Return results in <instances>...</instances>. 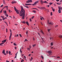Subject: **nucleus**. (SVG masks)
I'll return each instance as SVG.
<instances>
[{"label":"nucleus","mask_w":62,"mask_h":62,"mask_svg":"<svg viewBox=\"0 0 62 62\" xmlns=\"http://www.w3.org/2000/svg\"><path fill=\"white\" fill-rule=\"evenodd\" d=\"M21 8V10L20 12L19 15L20 16H22V19L23 20L25 18V10L23 9V6H20Z\"/></svg>","instance_id":"nucleus-1"},{"label":"nucleus","mask_w":62,"mask_h":62,"mask_svg":"<svg viewBox=\"0 0 62 62\" xmlns=\"http://www.w3.org/2000/svg\"><path fill=\"white\" fill-rule=\"evenodd\" d=\"M4 13L5 14V15L7 17H8V15L7 14V11L6 10L4 11H3Z\"/></svg>","instance_id":"nucleus-2"},{"label":"nucleus","mask_w":62,"mask_h":62,"mask_svg":"<svg viewBox=\"0 0 62 62\" xmlns=\"http://www.w3.org/2000/svg\"><path fill=\"white\" fill-rule=\"evenodd\" d=\"M37 8L40 9H45V8L44 7H37Z\"/></svg>","instance_id":"nucleus-3"},{"label":"nucleus","mask_w":62,"mask_h":62,"mask_svg":"<svg viewBox=\"0 0 62 62\" xmlns=\"http://www.w3.org/2000/svg\"><path fill=\"white\" fill-rule=\"evenodd\" d=\"M32 0H29L26 1V3H32Z\"/></svg>","instance_id":"nucleus-4"},{"label":"nucleus","mask_w":62,"mask_h":62,"mask_svg":"<svg viewBox=\"0 0 62 62\" xmlns=\"http://www.w3.org/2000/svg\"><path fill=\"white\" fill-rule=\"evenodd\" d=\"M47 53L49 54V55H51V54L52 53V51H47Z\"/></svg>","instance_id":"nucleus-5"},{"label":"nucleus","mask_w":62,"mask_h":62,"mask_svg":"<svg viewBox=\"0 0 62 62\" xmlns=\"http://www.w3.org/2000/svg\"><path fill=\"white\" fill-rule=\"evenodd\" d=\"M2 53L4 55H7V54L5 53V49H4L2 51Z\"/></svg>","instance_id":"nucleus-6"},{"label":"nucleus","mask_w":62,"mask_h":62,"mask_svg":"<svg viewBox=\"0 0 62 62\" xmlns=\"http://www.w3.org/2000/svg\"><path fill=\"white\" fill-rule=\"evenodd\" d=\"M59 10H58V12L59 13H61V10H60V9H61V8L60 7H59Z\"/></svg>","instance_id":"nucleus-7"},{"label":"nucleus","mask_w":62,"mask_h":62,"mask_svg":"<svg viewBox=\"0 0 62 62\" xmlns=\"http://www.w3.org/2000/svg\"><path fill=\"white\" fill-rule=\"evenodd\" d=\"M1 17L2 18V19L3 20H5V17L4 16H1Z\"/></svg>","instance_id":"nucleus-8"},{"label":"nucleus","mask_w":62,"mask_h":62,"mask_svg":"<svg viewBox=\"0 0 62 62\" xmlns=\"http://www.w3.org/2000/svg\"><path fill=\"white\" fill-rule=\"evenodd\" d=\"M6 41H7V39H5L3 40L2 41V42H3V43H5V42H6Z\"/></svg>","instance_id":"nucleus-9"},{"label":"nucleus","mask_w":62,"mask_h":62,"mask_svg":"<svg viewBox=\"0 0 62 62\" xmlns=\"http://www.w3.org/2000/svg\"><path fill=\"white\" fill-rule=\"evenodd\" d=\"M10 37H11V36H12V32L11 31V29H10Z\"/></svg>","instance_id":"nucleus-10"},{"label":"nucleus","mask_w":62,"mask_h":62,"mask_svg":"<svg viewBox=\"0 0 62 62\" xmlns=\"http://www.w3.org/2000/svg\"><path fill=\"white\" fill-rule=\"evenodd\" d=\"M25 5L26 6H29V5H32V4H25Z\"/></svg>","instance_id":"nucleus-11"},{"label":"nucleus","mask_w":62,"mask_h":62,"mask_svg":"<svg viewBox=\"0 0 62 62\" xmlns=\"http://www.w3.org/2000/svg\"><path fill=\"white\" fill-rule=\"evenodd\" d=\"M39 1V0H38L36 1V2H35L34 3L36 4H38V2Z\"/></svg>","instance_id":"nucleus-12"},{"label":"nucleus","mask_w":62,"mask_h":62,"mask_svg":"<svg viewBox=\"0 0 62 62\" xmlns=\"http://www.w3.org/2000/svg\"><path fill=\"white\" fill-rule=\"evenodd\" d=\"M40 3L41 5H43V1H42V0H41Z\"/></svg>","instance_id":"nucleus-13"},{"label":"nucleus","mask_w":62,"mask_h":62,"mask_svg":"<svg viewBox=\"0 0 62 62\" xmlns=\"http://www.w3.org/2000/svg\"><path fill=\"white\" fill-rule=\"evenodd\" d=\"M17 3V2H16V1H12V4H14L15 3Z\"/></svg>","instance_id":"nucleus-14"},{"label":"nucleus","mask_w":62,"mask_h":62,"mask_svg":"<svg viewBox=\"0 0 62 62\" xmlns=\"http://www.w3.org/2000/svg\"><path fill=\"white\" fill-rule=\"evenodd\" d=\"M16 11L17 14H19V10H16Z\"/></svg>","instance_id":"nucleus-15"},{"label":"nucleus","mask_w":62,"mask_h":62,"mask_svg":"<svg viewBox=\"0 0 62 62\" xmlns=\"http://www.w3.org/2000/svg\"><path fill=\"white\" fill-rule=\"evenodd\" d=\"M53 43H54V42H52L51 43L50 45L51 46H53Z\"/></svg>","instance_id":"nucleus-16"},{"label":"nucleus","mask_w":62,"mask_h":62,"mask_svg":"<svg viewBox=\"0 0 62 62\" xmlns=\"http://www.w3.org/2000/svg\"><path fill=\"white\" fill-rule=\"evenodd\" d=\"M59 37L60 38V39L62 38V35H60L59 36Z\"/></svg>","instance_id":"nucleus-17"},{"label":"nucleus","mask_w":62,"mask_h":62,"mask_svg":"<svg viewBox=\"0 0 62 62\" xmlns=\"http://www.w3.org/2000/svg\"><path fill=\"white\" fill-rule=\"evenodd\" d=\"M40 32H41V33L42 34H44V33H43V31L41 30L40 31Z\"/></svg>","instance_id":"nucleus-18"},{"label":"nucleus","mask_w":62,"mask_h":62,"mask_svg":"<svg viewBox=\"0 0 62 62\" xmlns=\"http://www.w3.org/2000/svg\"><path fill=\"white\" fill-rule=\"evenodd\" d=\"M26 24H27V25H29V23H28V22L27 21L26 22Z\"/></svg>","instance_id":"nucleus-19"},{"label":"nucleus","mask_w":62,"mask_h":62,"mask_svg":"<svg viewBox=\"0 0 62 62\" xmlns=\"http://www.w3.org/2000/svg\"><path fill=\"white\" fill-rule=\"evenodd\" d=\"M3 2L4 4H6V3H5V0H3Z\"/></svg>","instance_id":"nucleus-20"},{"label":"nucleus","mask_w":62,"mask_h":62,"mask_svg":"<svg viewBox=\"0 0 62 62\" xmlns=\"http://www.w3.org/2000/svg\"><path fill=\"white\" fill-rule=\"evenodd\" d=\"M14 9H15V11H16L17 10V9H16V8L15 6L14 7Z\"/></svg>","instance_id":"nucleus-21"},{"label":"nucleus","mask_w":62,"mask_h":62,"mask_svg":"<svg viewBox=\"0 0 62 62\" xmlns=\"http://www.w3.org/2000/svg\"><path fill=\"white\" fill-rule=\"evenodd\" d=\"M43 3H46V4H48V3L46 1H43Z\"/></svg>","instance_id":"nucleus-22"},{"label":"nucleus","mask_w":62,"mask_h":62,"mask_svg":"<svg viewBox=\"0 0 62 62\" xmlns=\"http://www.w3.org/2000/svg\"><path fill=\"white\" fill-rule=\"evenodd\" d=\"M32 12L35 13V12H36V11L35 10H33L32 11Z\"/></svg>","instance_id":"nucleus-23"},{"label":"nucleus","mask_w":62,"mask_h":62,"mask_svg":"<svg viewBox=\"0 0 62 62\" xmlns=\"http://www.w3.org/2000/svg\"><path fill=\"white\" fill-rule=\"evenodd\" d=\"M20 52L21 54H22V51L21 50V48H20Z\"/></svg>","instance_id":"nucleus-24"},{"label":"nucleus","mask_w":62,"mask_h":62,"mask_svg":"<svg viewBox=\"0 0 62 62\" xmlns=\"http://www.w3.org/2000/svg\"><path fill=\"white\" fill-rule=\"evenodd\" d=\"M35 5H36V4L35 3H34V4H32V6H35Z\"/></svg>","instance_id":"nucleus-25"},{"label":"nucleus","mask_w":62,"mask_h":62,"mask_svg":"<svg viewBox=\"0 0 62 62\" xmlns=\"http://www.w3.org/2000/svg\"><path fill=\"white\" fill-rule=\"evenodd\" d=\"M47 30H48V32H49V31H50L51 30V29H48Z\"/></svg>","instance_id":"nucleus-26"},{"label":"nucleus","mask_w":62,"mask_h":62,"mask_svg":"<svg viewBox=\"0 0 62 62\" xmlns=\"http://www.w3.org/2000/svg\"><path fill=\"white\" fill-rule=\"evenodd\" d=\"M4 44V43L2 42V43H1L0 44V45H2V44Z\"/></svg>","instance_id":"nucleus-27"},{"label":"nucleus","mask_w":62,"mask_h":62,"mask_svg":"<svg viewBox=\"0 0 62 62\" xmlns=\"http://www.w3.org/2000/svg\"><path fill=\"white\" fill-rule=\"evenodd\" d=\"M36 44H34V45H33L32 46L33 47H35V46H36Z\"/></svg>","instance_id":"nucleus-28"},{"label":"nucleus","mask_w":62,"mask_h":62,"mask_svg":"<svg viewBox=\"0 0 62 62\" xmlns=\"http://www.w3.org/2000/svg\"><path fill=\"white\" fill-rule=\"evenodd\" d=\"M45 9L46 11H48V10L47 9H46V8H45V9Z\"/></svg>","instance_id":"nucleus-29"},{"label":"nucleus","mask_w":62,"mask_h":62,"mask_svg":"<svg viewBox=\"0 0 62 62\" xmlns=\"http://www.w3.org/2000/svg\"><path fill=\"white\" fill-rule=\"evenodd\" d=\"M22 23H26L24 21H23L22 22Z\"/></svg>","instance_id":"nucleus-30"},{"label":"nucleus","mask_w":62,"mask_h":62,"mask_svg":"<svg viewBox=\"0 0 62 62\" xmlns=\"http://www.w3.org/2000/svg\"><path fill=\"white\" fill-rule=\"evenodd\" d=\"M14 45H15V46H17V45L15 43H14Z\"/></svg>","instance_id":"nucleus-31"},{"label":"nucleus","mask_w":62,"mask_h":62,"mask_svg":"<svg viewBox=\"0 0 62 62\" xmlns=\"http://www.w3.org/2000/svg\"><path fill=\"white\" fill-rule=\"evenodd\" d=\"M52 4H53V3L51 2H50L49 3V4H50V5H52Z\"/></svg>","instance_id":"nucleus-32"},{"label":"nucleus","mask_w":62,"mask_h":62,"mask_svg":"<svg viewBox=\"0 0 62 62\" xmlns=\"http://www.w3.org/2000/svg\"><path fill=\"white\" fill-rule=\"evenodd\" d=\"M52 10L53 12H54V11H55V10L54 9H52Z\"/></svg>","instance_id":"nucleus-33"},{"label":"nucleus","mask_w":62,"mask_h":62,"mask_svg":"<svg viewBox=\"0 0 62 62\" xmlns=\"http://www.w3.org/2000/svg\"><path fill=\"white\" fill-rule=\"evenodd\" d=\"M50 14L51 16H52V15H53V14H52V12H51Z\"/></svg>","instance_id":"nucleus-34"},{"label":"nucleus","mask_w":62,"mask_h":62,"mask_svg":"<svg viewBox=\"0 0 62 62\" xmlns=\"http://www.w3.org/2000/svg\"><path fill=\"white\" fill-rule=\"evenodd\" d=\"M23 61H24V60H21V62H23Z\"/></svg>","instance_id":"nucleus-35"},{"label":"nucleus","mask_w":62,"mask_h":62,"mask_svg":"<svg viewBox=\"0 0 62 62\" xmlns=\"http://www.w3.org/2000/svg\"><path fill=\"white\" fill-rule=\"evenodd\" d=\"M8 51H6V53L7 54H8Z\"/></svg>","instance_id":"nucleus-36"},{"label":"nucleus","mask_w":62,"mask_h":62,"mask_svg":"<svg viewBox=\"0 0 62 62\" xmlns=\"http://www.w3.org/2000/svg\"><path fill=\"white\" fill-rule=\"evenodd\" d=\"M9 54H11V52L10 51H9Z\"/></svg>","instance_id":"nucleus-37"},{"label":"nucleus","mask_w":62,"mask_h":62,"mask_svg":"<svg viewBox=\"0 0 62 62\" xmlns=\"http://www.w3.org/2000/svg\"><path fill=\"white\" fill-rule=\"evenodd\" d=\"M3 22L4 23H6L7 24V22H5V21H3Z\"/></svg>","instance_id":"nucleus-38"},{"label":"nucleus","mask_w":62,"mask_h":62,"mask_svg":"<svg viewBox=\"0 0 62 62\" xmlns=\"http://www.w3.org/2000/svg\"><path fill=\"white\" fill-rule=\"evenodd\" d=\"M49 39H50V40H51V39H53V38L50 37V38H49Z\"/></svg>","instance_id":"nucleus-39"},{"label":"nucleus","mask_w":62,"mask_h":62,"mask_svg":"<svg viewBox=\"0 0 62 62\" xmlns=\"http://www.w3.org/2000/svg\"><path fill=\"white\" fill-rule=\"evenodd\" d=\"M55 27H58V25H57L55 26Z\"/></svg>","instance_id":"nucleus-40"},{"label":"nucleus","mask_w":62,"mask_h":62,"mask_svg":"<svg viewBox=\"0 0 62 62\" xmlns=\"http://www.w3.org/2000/svg\"><path fill=\"white\" fill-rule=\"evenodd\" d=\"M30 49L29 48H27V50H29V51H30Z\"/></svg>","instance_id":"nucleus-41"},{"label":"nucleus","mask_w":62,"mask_h":62,"mask_svg":"<svg viewBox=\"0 0 62 62\" xmlns=\"http://www.w3.org/2000/svg\"><path fill=\"white\" fill-rule=\"evenodd\" d=\"M26 35H28V32L26 31Z\"/></svg>","instance_id":"nucleus-42"},{"label":"nucleus","mask_w":62,"mask_h":62,"mask_svg":"<svg viewBox=\"0 0 62 62\" xmlns=\"http://www.w3.org/2000/svg\"><path fill=\"white\" fill-rule=\"evenodd\" d=\"M33 9H36V10H38V9L37 8H33Z\"/></svg>","instance_id":"nucleus-43"},{"label":"nucleus","mask_w":62,"mask_h":62,"mask_svg":"<svg viewBox=\"0 0 62 62\" xmlns=\"http://www.w3.org/2000/svg\"><path fill=\"white\" fill-rule=\"evenodd\" d=\"M41 58H42V59H43V56H41Z\"/></svg>","instance_id":"nucleus-44"},{"label":"nucleus","mask_w":62,"mask_h":62,"mask_svg":"<svg viewBox=\"0 0 62 62\" xmlns=\"http://www.w3.org/2000/svg\"><path fill=\"white\" fill-rule=\"evenodd\" d=\"M2 10H3V9H2L0 11V13H2Z\"/></svg>","instance_id":"nucleus-45"},{"label":"nucleus","mask_w":62,"mask_h":62,"mask_svg":"<svg viewBox=\"0 0 62 62\" xmlns=\"http://www.w3.org/2000/svg\"><path fill=\"white\" fill-rule=\"evenodd\" d=\"M29 48L30 49H31V46L30 45V46H29Z\"/></svg>","instance_id":"nucleus-46"},{"label":"nucleus","mask_w":62,"mask_h":62,"mask_svg":"<svg viewBox=\"0 0 62 62\" xmlns=\"http://www.w3.org/2000/svg\"><path fill=\"white\" fill-rule=\"evenodd\" d=\"M25 7L26 8H29V7H28L27 6H26Z\"/></svg>","instance_id":"nucleus-47"},{"label":"nucleus","mask_w":62,"mask_h":62,"mask_svg":"<svg viewBox=\"0 0 62 62\" xmlns=\"http://www.w3.org/2000/svg\"><path fill=\"white\" fill-rule=\"evenodd\" d=\"M19 35H20V37H22V35H21V34H20Z\"/></svg>","instance_id":"nucleus-48"},{"label":"nucleus","mask_w":62,"mask_h":62,"mask_svg":"<svg viewBox=\"0 0 62 62\" xmlns=\"http://www.w3.org/2000/svg\"><path fill=\"white\" fill-rule=\"evenodd\" d=\"M4 8H8V6H5L4 7Z\"/></svg>","instance_id":"nucleus-49"},{"label":"nucleus","mask_w":62,"mask_h":62,"mask_svg":"<svg viewBox=\"0 0 62 62\" xmlns=\"http://www.w3.org/2000/svg\"><path fill=\"white\" fill-rule=\"evenodd\" d=\"M3 5H2L1 6V8H2L3 7Z\"/></svg>","instance_id":"nucleus-50"},{"label":"nucleus","mask_w":62,"mask_h":62,"mask_svg":"<svg viewBox=\"0 0 62 62\" xmlns=\"http://www.w3.org/2000/svg\"><path fill=\"white\" fill-rule=\"evenodd\" d=\"M34 18V16H33L32 17H31V19H33Z\"/></svg>","instance_id":"nucleus-51"},{"label":"nucleus","mask_w":62,"mask_h":62,"mask_svg":"<svg viewBox=\"0 0 62 62\" xmlns=\"http://www.w3.org/2000/svg\"><path fill=\"white\" fill-rule=\"evenodd\" d=\"M49 24H52L53 25V24H52V23H51V22H50L49 23Z\"/></svg>","instance_id":"nucleus-52"},{"label":"nucleus","mask_w":62,"mask_h":62,"mask_svg":"<svg viewBox=\"0 0 62 62\" xmlns=\"http://www.w3.org/2000/svg\"><path fill=\"white\" fill-rule=\"evenodd\" d=\"M30 22L32 21V20H31V19L30 18Z\"/></svg>","instance_id":"nucleus-53"},{"label":"nucleus","mask_w":62,"mask_h":62,"mask_svg":"<svg viewBox=\"0 0 62 62\" xmlns=\"http://www.w3.org/2000/svg\"><path fill=\"white\" fill-rule=\"evenodd\" d=\"M15 49H16V50L17 49V47H15Z\"/></svg>","instance_id":"nucleus-54"},{"label":"nucleus","mask_w":62,"mask_h":62,"mask_svg":"<svg viewBox=\"0 0 62 62\" xmlns=\"http://www.w3.org/2000/svg\"><path fill=\"white\" fill-rule=\"evenodd\" d=\"M11 37H9V40H10L11 39Z\"/></svg>","instance_id":"nucleus-55"},{"label":"nucleus","mask_w":62,"mask_h":62,"mask_svg":"<svg viewBox=\"0 0 62 62\" xmlns=\"http://www.w3.org/2000/svg\"><path fill=\"white\" fill-rule=\"evenodd\" d=\"M41 39H42V40H43V38H41Z\"/></svg>","instance_id":"nucleus-56"},{"label":"nucleus","mask_w":62,"mask_h":62,"mask_svg":"<svg viewBox=\"0 0 62 62\" xmlns=\"http://www.w3.org/2000/svg\"><path fill=\"white\" fill-rule=\"evenodd\" d=\"M6 32H8V29L7 28L6 29Z\"/></svg>","instance_id":"nucleus-57"},{"label":"nucleus","mask_w":62,"mask_h":62,"mask_svg":"<svg viewBox=\"0 0 62 62\" xmlns=\"http://www.w3.org/2000/svg\"><path fill=\"white\" fill-rule=\"evenodd\" d=\"M56 4H57V5H59V3H56Z\"/></svg>","instance_id":"nucleus-58"},{"label":"nucleus","mask_w":62,"mask_h":62,"mask_svg":"<svg viewBox=\"0 0 62 62\" xmlns=\"http://www.w3.org/2000/svg\"><path fill=\"white\" fill-rule=\"evenodd\" d=\"M38 34L39 35V36L40 37V34H39V33H38Z\"/></svg>","instance_id":"nucleus-59"},{"label":"nucleus","mask_w":62,"mask_h":62,"mask_svg":"<svg viewBox=\"0 0 62 62\" xmlns=\"http://www.w3.org/2000/svg\"><path fill=\"white\" fill-rule=\"evenodd\" d=\"M24 58H25H25H26V57H25V56H24Z\"/></svg>","instance_id":"nucleus-60"},{"label":"nucleus","mask_w":62,"mask_h":62,"mask_svg":"<svg viewBox=\"0 0 62 62\" xmlns=\"http://www.w3.org/2000/svg\"><path fill=\"white\" fill-rule=\"evenodd\" d=\"M47 7H50V5H47Z\"/></svg>","instance_id":"nucleus-61"},{"label":"nucleus","mask_w":62,"mask_h":62,"mask_svg":"<svg viewBox=\"0 0 62 62\" xmlns=\"http://www.w3.org/2000/svg\"><path fill=\"white\" fill-rule=\"evenodd\" d=\"M9 62V61H8V60H6V62Z\"/></svg>","instance_id":"nucleus-62"},{"label":"nucleus","mask_w":62,"mask_h":62,"mask_svg":"<svg viewBox=\"0 0 62 62\" xmlns=\"http://www.w3.org/2000/svg\"><path fill=\"white\" fill-rule=\"evenodd\" d=\"M60 2H62V0H61L60 1Z\"/></svg>","instance_id":"nucleus-63"},{"label":"nucleus","mask_w":62,"mask_h":62,"mask_svg":"<svg viewBox=\"0 0 62 62\" xmlns=\"http://www.w3.org/2000/svg\"><path fill=\"white\" fill-rule=\"evenodd\" d=\"M30 55H31V54H30L29 55V56H30Z\"/></svg>","instance_id":"nucleus-64"}]
</instances>
